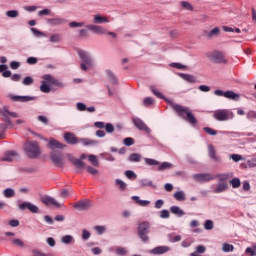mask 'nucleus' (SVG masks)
Returning a JSON list of instances; mask_svg holds the SVG:
<instances>
[{
	"label": "nucleus",
	"instance_id": "nucleus-40",
	"mask_svg": "<svg viewBox=\"0 0 256 256\" xmlns=\"http://www.w3.org/2000/svg\"><path fill=\"white\" fill-rule=\"evenodd\" d=\"M80 143H82V145H84V146H89V145H95V143H97V142L87 139V138H82V139H80Z\"/></svg>",
	"mask_w": 256,
	"mask_h": 256
},
{
	"label": "nucleus",
	"instance_id": "nucleus-4",
	"mask_svg": "<svg viewBox=\"0 0 256 256\" xmlns=\"http://www.w3.org/2000/svg\"><path fill=\"white\" fill-rule=\"evenodd\" d=\"M234 117L235 114L229 109H218L213 112V119H215V121H229Z\"/></svg>",
	"mask_w": 256,
	"mask_h": 256
},
{
	"label": "nucleus",
	"instance_id": "nucleus-59",
	"mask_svg": "<svg viewBox=\"0 0 256 256\" xmlns=\"http://www.w3.org/2000/svg\"><path fill=\"white\" fill-rule=\"evenodd\" d=\"M24 10L28 11V13H33L37 11V6H25Z\"/></svg>",
	"mask_w": 256,
	"mask_h": 256
},
{
	"label": "nucleus",
	"instance_id": "nucleus-10",
	"mask_svg": "<svg viewBox=\"0 0 256 256\" xmlns=\"http://www.w3.org/2000/svg\"><path fill=\"white\" fill-rule=\"evenodd\" d=\"M18 207L21 211H25V209H28V211H31V213H39V207L35 206V204H31L30 202H24Z\"/></svg>",
	"mask_w": 256,
	"mask_h": 256
},
{
	"label": "nucleus",
	"instance_id": "nucleus-39",
	"mask_svg": "<svg viewBox=\"0 0 256 256\" xmlns=\"http://www.w3.org/2000/svg\"><path fill=\"white\" fill-rule=\"evenodd\" d=\"M49 25H61L63 23V19L61 18H53L48 20Z\"/></svg>",
	"mask_w": 256,
	"mask_h": 256
},
{
	"label": "nucleus",
	"instance_id": "nucleus-11",
	"mask_svg": "<svg viewBox=\"0 0 256 256\" xmlns=\"http://www.w3.org/2000/svg\"><path fill=\"white\" fill-rule=\"evenodd\" d=\"M42 203H44V205H48V206L53 205L54 207H63V203L57 202V200H55V198H51L50 196L43 197Z\"/></svg>",
	"mask_w": 256,
	"mask_h": 256
},
{
	"label": "nucleus",
	"instance_id": "nucleus-12",
	"mask_svg": "<svg viewBox=\"0 0 256 256\" xmlns=\"http://www.w3.org/2000/svg\"><path fill=\"white\" fill-rule=\"evenodd\" d=\"M80 159L82 160L87 159L91 165H93L94 167H99V159L97 158V156L93 154H89V155L82 154L80 156Z\"/></svg>",
	"mask_w": 256,
	"mask_h": 256
},
{
	"label": "nucleus",
	"instance_id": "nucleus-1",
	"mask_svg": "<svg viewBox=\"0 0 256 256\" xmlns=\"http://www.w3.org/2000/svg\"><path fill=\"white\" fill-rule=\"evenodd\" d=\"M150 91L151 93H153V95H155V97H158V99H164L166 103H169L172 109H174V111H176V113H178L180 117H182L186 121H189L192 125H197V118H195V116L193 115V113H191V111H189V109L183 108L181 105L175 104L173 103V101L165 98V96H163V94H161V92H159V90H157L155 86H151Z\"/></svg>",
	"mask_w": 256,
	"mask_h": 256
},
{
	"label": "nucleus",
	"instance_id": "nucleus-55",
	"mask_svg": "<svg viewBox=\"0 0 256 256\" xmlns=\"http://www.w3.org/2000/svg\"><path fill=\"white\" fill-rule=\"evenodd\" d=\"M23 85H33V78H31V77H25L24 79H23Z\"/></svg>",
	"mask_w": 256,
	"mask_h": 256
},
{
	"label": "nucleus",
	"instance_id": "nucleus-27",
	"mask_svg": "<svg viewBox=\"0 0 256 256\" xmlns=\"http://www.w3.org/2000/svg\"><path fill=\"white\" fill-rule=\"evenodd\" d=\"M222 251L223 253H233L235 251V246L229 243H223L222 244Z\"/></svg>",
	"mask_w": 256,
	"mask_h": 256
},
{
	"label": "nucleus",
	"instance_id": "nucleus-14",
	"mask_svg": "<svg viewBox=\"0 0 256 256\" xmlns=\"http://www.w3.org/2000/svg\"><path fill=\"white\" fill-rule=\"evenodd\" d=\"M48 149H63L65 145L60 143L59 141L55 140L54 138H50L48 140Z\"/></svg>",
	"mask_w": 256,
	"mask_h": 256
},
{
	"label": "nucleus",
	"instance_id": "nucleus-42",
	"mask_svg": "<svg viewBox=\"0 0 256 256\" xmlns=\"http://www.w3.org/2000/svg\"><path fill=\"white\" fill-rule=\"evenodd\" d=\"M115 251H116V255H119V256H125V255H127V249H125V248L117 247V248L115 249Z\"/></svg>",
	"mask_w": 256,
	"mask_h": 256
},
{
	"label": "nucleus",
	"instance_id": "nucleus-7",
	"mask_svg": "<svg viewBox=\"0 0 256 256\" xmlns=\"http://www.w3.org/2000/svg\"><path fill=\"white\" fill-rule=\"evenodd\" d=\"M209 59L214 61V63H227V59L225 58V54L223 52L214 51L208 54Z\"/></svg>",
	"mask_w": 256,
	"mask_h": 256
},
{
	"label": "nucleus",
	"instance_id": "nucleus-49",
	"mask_svg": "<svg viewBox=\"0 0 256 256\" xmlns=\"http://www.w3.org/2000/svg\"><path fill=\"white\" fill-rule=\"evenodd\" d=\"M31 32H32L33 35H35L36 37H45V33L39 31L37 28H31Z\"/></svg>",
	"mask_w": 256,
	"mask_h": 256
},
{
	"label": "nucleus",
	"instance_id": "nucleus-18",
	"mask_svg": "<svg viewBox=\"0 0 256 256\" xmlns=\"http://www.w3.org/2000/svg\"><path fill=\"white\" fill-rule=\"evenodd\" d=\"M169 251V247L167 246H159L152 250H150V253L152 255H163V253H167Z\"/></svg>",
	"mask_w": 256,
	"mask_h": 256
},
{
	"label": "nucleus",
	"instance_id": "nucleus-30",
	"mask_svg": "<svg viewBox=\"0 0 256 256\" xmlns=\"http://www.w3.org/2000/svg\"><path fill=\"white\" fill-rule=\"evenodd\" d=\"M13 101H21V102H26V101H33V97L29 96H14L12 97Z\"/></svg>",
	"mask_w": 256,
	"mask_h": 256
},
{
	"label": "nucleus",
	"instance_id": "nucleus-36",
	"mask_svg": "<svg viewBox=\"0 0 256 256\" xmlns=\"http://www.w3.org/2000/svg\"><path fill=\"white\" fill-rule=\"evenodd\" d=\"M171 167H173V164L169 163V162H163L159 167H158V171H165V169H171Z\"/></svg>",
	"mask_w": 256,
	"mask_h": 256
},
{
	"label": "nucleus",
	"instance_id": "nucleus-15",
	"mask_svg": "<svg viewBox=\"0 0 256 256\" xmlns=\"http://www.w3.org/2000/svg\"><path fill=\"white\" fill-rule=\"evenodd\" d=\"M67 157L69 161H71V163L75 165V167H78V169H83V167H85V162L83 161V159L79 160L73 157L71 154H68Z\"/></svg>",
	"mask_w": 256,
	"mask_h": 256
},
{
	"label": "nucleus",
	"instance_id": "nucleus-62",
	"mask_svg": "<svg viewBox=\"0 0 256 256\" xmlns=\"http://www.w3.org/2000/svg\"><path fill=\"white\" fill-rule=\"evenodd\" d=\"M130 161H139L141 159V156L139 154H132L130 155Z\"/></svg>",
	"mask_w": 256,
	"mask_h": 256
},
{
	"label": "nucleus",
	"instance_id": "nucleus-25",
	"mask_svg": "<svg viewBox=\"0 0 256 256\" xmlns=\"http://www.w3.org/2000/svg\"><path fill=\"white\" fill-rule=\"evenodd\" d=\"M170 211L173 213V215H177V217H183V215H185V212L181 210L179 206H171Z\"/></svg>",
	"mask_w": 256,
	"mask_h": 256
},
{
	"label": "nucleus",
	"instance_id": "nucleus-43",
	"mask_svg": "<svg viewBox=\"0 0 256 256\" xmlns=\"http://www.w3.org/2000/svg\"><path fill=\"white\" fill-rule=\"evenodd\" d=\"M51 15V10L50 9H44V10H40L38 11V17H45V16H49Z\"/></svg>",
	"mask_w": 256,
	"mask_h": 256
},
{
	"label": "nucleus",
	"instance_id": "nucleus-5",
	"mask_svg": "<svg viewBox=\"0 0 256 256\" xmlns=\"http://www.w3.org/2000/svg\"><path fill=\"white\" fill-rule=\"evenodd\" d=\"M25 152L28 155V157L35 158L38 157V155L41 154V150L39 149V145L36 142H28L26 143Z\"/></svg>",
	"mask_w": 256,
	"mask_h": 256
},
{
	"label": "nucleus",
	"instance_id": "nucleus-60",
	"mask_svg": "<svg viewBox=\"0 0 256 256\" xmlns=\"http://www.w3.org/2000/svg\"><path fill=\"white\" fill-rule=\"evenodd\" d=\"M104 127L107 133H113V131H115V128L113 127L112 124H106Z\"/></svg>",
	"mask_w": 256,
	"mask_h": 256
},
{
	"label": "nucleus",
	"instance_id": "nucleus-23",
	"mask_svg": "<svg viewBox=\"0 0 256 256\" xmlns=\"http://www.w3.org/2000/svg\"><path fill=\"white\" fill-rule=\"evenodd\" d=\"M64 139H65L66 143H69L70 145H75L77 143V137H75L71 133H66L64 135Z\"/></svg>",
	"mask_w": 256,
	"mask_h": 256
},
{
	"label": "nucleus",
	"instance_id": "nucleus-29",
	"mask_svg": "<svg viewBox=\"0 0 256 256\" xmlns=\"http://www.w3.org/2000/svg\"><path fill=\"white\" fill-rule=\"evenodd\" d=\"M115 185H116V187H118V189H120V191H125V189H127V183H125L121 179H116Z\"/></svg>",
	"mask_w": 256,
	"mask_h": 256
},
{
	"label": "nucleus",
	"instance_id": "nucleus-48",
	"mask_svg": "<svg viewBox=\"0 0 256 256\" xmlns=\"http://www.w3.org/2000/svg\"><path fill=\"white\" fill-rule=\"evenodd\" d=\"M170 67H173L174 69H180V70L187 69V66L181 63H171Z\"/></svg>",
	"mask_w": 256,
	"mask_h": 256
},
{
	"label": "nucleus",
	"instance_id": "nucleus-52",
	"mask_svg": "<svg viewBox=\"0 0 256 256\" xmlns=\"http://www.w3.org/2000/svg\"><path fill=\"white\" fill-rule=\"evenodd\" d=\"M69 27H85V22H70Z\"/></svg>",
	"mask_w": 256,
	"mask_h": 256
},
{
	"label": "nucleus",
	"instance_id": "nucleus-37",
	"mask_svg": "<svg viewBox=\"0 0 256 256\" xmlns=\"http://www.w3.org/2000/svg\"><path fill=\"white\" fill-rule=\"evenodd\" d=\"M94 231L97 233V235H103V233L107 231V228L105 226H95Z\"/></svg>",
	"mask_w": 256,
	"mask_h": 256
},
{
	"label": "nucleus",
	"instance_id": "nucleus-64",
	"mask_svg": "<svg viewBox=\"0 0 256 256\" xmlns=\"http://www.w3.org/2000/svg\"><path fill=\"white\" fill-rule=\"evenodd\" d=\"M248 167H256V160H248L247 161Z\"/></svg>",
	"mask_w": 256,
	"mask_h": 256
},
{
	"label": "nucleus",
	"instance_id": "nucleus-61",
	"mask_svg": "<svg viewBox=\"0 0 256 256\" xmlns=\"http://www.w3.org/2000/svg\"><path fill=\"white\" fill-rule=\"evenodd\" d=\"M13 245H16V247H23L24 244H23V241H21V239H14L12 241Z\"/></svg>",
	"mask_w": 256,
	"mask_h": 256
},
{
	"label": "nucleus",
	"instance_id": "nucleus-38",
	"mask_svg": "<svg viewBox=\"0 0 256 256\" xmlns=\"http://www.w3.org/2000/svg\"><path fill=\"white\" fill-rule=\"evenodd\" d=\"M229 159H232V161H234V163H239V161H243V156H241L239 154H232L229 156Z\"/></svg>",
	"mask_w": 256,
	"mask_h": 256
},
{
	"label": "nucleus",
	"instance_id": "nucleus-50",
	"mask_svg": "<svg viewBox=\"0 0 256 256\" xmlns=\"http://www.w3.org/2000/svg\"><path fill=\"white\" fill-rule=\"evenodd\" d=\"M125 176L128 178V179H137V174H135V172L131 171V170H128L125 172Z\"/></svg>",
	"mask_w": 256,
	"mask_h": 256
},
{
	"label": "nucleus",
	"instance_id": "nucleus-22",
	"mask_svg": "<svg viewBox=\"0 0 256 256\" xmlns=\"http://www.w3.org/2000/svg\"><path fill=\"white\" fill-rule=\"evenodd\" d=\"M224 97L226 99H232V101H239V99H240L239 94H237V93H235L233 91H226L224 93Z\"/></svg>",
	"mask_w": 256,
	"mask_h": 256
},
{
	"label": "nucleus",
	"instance_id": "nucleus-13",
	"mask_svg": "<svg viewBox=\"0 0 256 256\" xmlns=\"http://www.w3.org/2000/svg\"><path fill=\"white\" fill-rule=\"evenodd\" d=\"M50 159L54 165H63V156L59 152H52Z\"/></svg>",
	"mask_w": 256,
	"mask_h": 256
},
{
	"label": "nucleus",
	"instance_id": "nucleus-58",
	"mask_svg": "<svg viewBox=\"0 0 256 256\" xmlns=\"http://www.w3.org/2000/svg\"><path fill=\"white\" fill-rule=\"evenodd\" d=\"M205 133H207L208 135H217V131H215L212 128L206 127L204 128Z\"/></svg>",
	"mask_w": 256,
	"mask_h": 256
},
{
	"label": "nucleus",
	"instance_id": "nucleus-28",
	"mask_svg": "<svg viewBox=\"0 0 256 256\" xmlns=\"http://www.w3.org/2000/svg\"><path fill=\"white\" fill-rule=\"evenodd\" d=\"M180 7H182V9H184L185 11H193L194 10L193 4H191V2H189V1H181Z\"/></svg>",
	"mask_w": 256,
	"mask_h": 256
},
{
	"label": "nucleus",
	"instance_id": "nucleus-2",
	"mask_svg": "<svg viewBox=\"0 0 256 256\" xmlns=\"http://www.w3.org/2000/svg\"><path fill=\"white\" fill-rule=\"evenodd\" d=\"M78 55L82 61L80 64L82 71H91L95 68V60L89 52L85 50H79Z\"/></svg>",
	"mask_w": 256,
	"mask_h": 256
},
{
	"label": "nucleus",
	"instance_id": "nucleus-35",
	"mask_svg": "<svg viewBox=\"0 0 256 256\" xmlns=\"http://www.w3.org/2000/svg\"><path fill=\"white\" fill-rule=\"evenodd\" d=\"M168 237L170 243H178V241H181V235L170 234Z\"/></svg>",
	"mask_w": 256,
	"mask_h": 256
},
{
	"label": "nucleus",
	"instance_id": "nucleus-3",
	"mask_svg": "<svg viewBox=\"0 0 256 256\" xmlns=\"http://www.w3.org/2000/svg\"><path fill=\"white\" fill-rule=\"evenodd\" d=\"M53 85H57L58 87H63V84H57V80H55L53 76L49 74H45L42 76L40 91H42V93H49L51 92V87H53Z\"/></svg>",
	"mask_w": 256,
	"mask_h": 256
},
{
	"label": "nucleus",
	"instance_id": "nucleus-21",
	"mask_svg": "<svg viewBox=\"0 0 256 256\" xmlns=\"http://www.w3.org/2000/svg\"><path fill=\"white\" fill-rule=\"evenodd\" d=\"M179 77L188 83H197V78H195L193 75L180 73Z\"/></svg>",
	"mask_w": 256,
	"mask_h": 256
},
{
	"label": "nucleus",
	"instance_id": "nucleus-53",
	"mask_svg": "<svg viewBox=\"0 0 256 256\" xmlns=\"http://www.w3.org/2000/svg\"><path fill=\"white\" fill-rule=\"evenodd\" d=\"M86 171H88L90 173V175H99V170H97L96 168H93L91 166H88L86 168Z\"/></svg>",
	"mask_w": 256,
	"mask_h": 256
},
{
	"label": "nucleus",
	"instance_id": "nucleus-8",
	"mask_svg": "<svg viewBox=\"0 0 256 256\" xmlns=\"http://www.w3.org/2000/svg\"><path fill=\"white\" fill-rule=\"evenodd\" d=\"M150 227L151 226L147 222H143L138 226V233H139L140 239H142V241H147V239H149L147 237V233H149Z\"/></svg>",
	"mask_w": 256,
	"mask_h": 256
},
{
	"label": "nucleus",
	"instance_id": "nucleus-24",
	"mask_svg": "<svg viewBox=\"0 0 256 256\" xmlns=\"http://www.w3.org/2000/svg\"><path fill=\"white\" fill-rule=\"evenodd\" d=\"M17 159V153L15 152H7L2 157V161H15Z\"/></svg>",
	"mask_w": 256,
	"mask_h": 256
},
{
	"label": "nucleus",
	"instance_id": "nucleus-41",
	"mask_svg": "<svg viewBox=\"0 0 256 256\" xmlns=\"http://www.w3.org/2000/svg\"><path fill=\"white\" fill-rule=\"evenodd\" d=\"M144 161H145L146 165H150V166L159 165V162L155 159L145 158Z\"/></svg>",
	"mask_w": 256,
	"mask_h": 256
},
{
	"label": "nucleus",
	"instance_id": "nucleus-44",
	"mask_svg": "<svg viewBox=\"0 0 256 256\" xmlns=\"http://www.w3.org/2000/svg\"><path fill=\"white\" fill-rule=\"evenodd\" d=\"M7 17L15 19V17H19V12L17 10H10L6 12Z\"/></svg>",
	"mask_w": 256,
	"mask_h": 256
},
{
	"label": "nucleus",
	"instance_id": "nucleus-6",
	"mask_svg": "<svg viewBox=\"0 0 256 256\" xmlns=\"http://www.w3.org/2000/svg\"><path fill=\"white\" fill-rule=\"evenodd\" d=\"M93 23L95 25H108V23H111V19L109 16L96 13L93 15Z\"/></svg>",
	"mask_w": 256,
	"mask_h": 256
},
{
	"label": "nucleus",
	"instance_id": "nucleus-9",
	"mask_svg": "<svg viewBox=\"0 0 256 256\" xmlns=\"http://www.w3.org/2000/svg\"><path fill=\"white\" fill-rule=\"evenodd\" d=\"M86 29L91 31L94 35H105V33H107V30L101 25L89 24L86 26Z\"/></svg>",
	"mask_w": 256,
	"mask_h": 256
},
{
	"label": "nucleus",
	"instance_id": "nucleus-32",
	"mask_svg": "<svg viewBox=\"0 0 256 256\" xmlns=\"http://www.w3.org/2000/svg\"><path fill=\"white\" fill-rule=\"evenodd\" d=\"M230 185H232L233 189H239L241 187V180L239 178H233L230 180Z\"/></svg>",
	"mask_w": 256,
	"mask_h": 256
},
{
	"label": "nucleus",
	"instance_id": "nucleus-46",
	"mask_svg": "<svg viewBox=\"0 0 256 256\" xmlns=\"http://www.w3.org/2000/svg\"><path fill=\"white\" fill-rule=\"evenodd\" d=\"M208 151L211 159L217 160V155H215V148L212 145L208 146Z\"/></svg>",
	"mask_w": 256,
	"mask_h": 256
},
{
	"label": "nucleus",
	"instance_id": "nucleus-20",
	"mask_svg": "<svg viewBox=\"0 0 256 256\" xmlns=\"http://www.w3.org/2000/svg\"><path fill=\"white\" fill-rule=\"evenodd\" d=\"M61 243H63V245H73V243H75V238L71 235L62 236Z\"/></svg>",
	"mask_w": 256,
	"mask_h": 256
},
{
	"label": "nucleus",
	"instance_id": "nucleus-56",
	"mask_svg": "<svg viewBox=\"0 0 256 256\" xmlns=\"http://www.w3.org/2000/svg\"><path fill=\"white\" fill-rule=\"evenodd\" d=\"M160 218L161 219H169V212H168V210L160 211Z\"/></svg>",
	"mask_w": 256,
	"mask_h": 256
},
{
	"label": "nucleus",
	"instance_id": "nucleus-19",
	"mask_svg": "<svg viewBox=\"0 0 256 256\" xmlns=\"http://www.w3.org/2000/svg\"><path fill=\"white\" fill-rule=\"evenodd\" d=\"M194 179L203 183L205 181H211V179H213V176H211L210 174H196L194 175Z\"/></svg>",
	"mask_w": 256,
	"mask_h": 256
},
{
	"label": "nucleus",
	"instance_id": "nucleus-33",
	"mask_svg": "<svg viewBox=\"0 0 256 256\" xmlns=\"http://www.w3.org/2000/svg\"><path fill=\"white\" fill-rule=\"evenodd\" d=\"M3 195L7 199H9L11 197H14L15 196V190H13L11 188H7V189L4 190Z\"/></svg>",
	"mask_w": 256,
	"mask_h": 256
},
{
	"label": "nucleus",
	"instance_id": "nucleus-45",
	"mask_svg": "<svg viewBox=\"0 0 256 256\" xmlns=\"http://www.w3.org/2000/svg\"><path fill=\"white\" fill-rule=\"evenodd\" d=\"M245 253H248L251 256H255L256 255V245L252 246V247H248L245 250Z\"/></svg>",
	"mask_w": 256,
	"mask_h": 256
},
{
	"label": "nucleus",
	"instance_id": "nucleus-17",
	"mask_svg": "<svg viewBox=\"0 0 256 256\" xmlns=\"http://www.w3.org/2000/svg\"><path fill=\"white\" fill-rule=\"evenodd\" d=\"M74 207L76 209H79V211H83V210L89 209V207H91V202L88 200L80 201V202H77L76 204H74Z\"/></svg>",
	"mask_w": 256,
	"mask_h": 256
},
{
	"label": "nucleus",
	"instance_id": "nucleus-54",
	"mask_svg": "<svg viewBox=\"0 0 256 256\" xmlns=\"http://www.w3.org/2000/svg\"><path fill=\"white\" fill-rule=\"evenodd\" d=\"M91 237V233L87 230H82V239H84V241H87V239H89Z\"/></svg>",
	"mask_w": 256,
	"mask_h": 256
},
{
	"label": "nucleus",
	"instance_id": "nucleus-51",
	"mask_svg": "<svg viewBox=\"0 0 256 256\" xmlns=\"http://www.w3.org/2000/svg\"><path fill=\"white\" fill-rule=\"evenodd\" d=\"M59 41H61V36H59V34H54L50 37L51 43H59Z\"/></svg>",
	"mask_w": 256,
	"mask_h": 256
},
{
	"label": "nucleus",
	"instance_id": "nucleus-31",
	"mask_svg": "<svg viewBox=\"0 0 256 256\" xmlns=\"http://www.w3.org/2000/svg\"><path fill=\"white\" fill-rule=\"evenodd\" d=\"M174 199H176V201H185V192L183 191L175 192Z\"/></svg>",
	"mask_w": 256,
	"mask_h": 256
},
{
	"label": "nucleus",
	"instance_id": "nucleus-63",
	"mask_svg": "<svg viewBox=\"0 0 256 256\" xmlns=\"http://www.w3.org/2000/svg\"><path fill=\"white\" fill-rule=\"evenodd\" d=\"M124 145H126L127 147H131V145H133V138H125Z\"/></svg>",
	"mask_w": 256,
	"mask_h": 256
},
{
	"label": "nucleus",
	"instance_id": "nucleus-16",
	"mask_svg": "<svg viewBox=\"0 0 256 256\" xmlns=\"http://www.w3.org/2000/svg\"><path fill=\"white\" fill-rule=\"evenodd\" d=\"M133 122H134L135 127H137V129H139L140 131H145L146 133H149V132H150V130H149V128L147 127V125H145V123L142 122L141 119L135 118V119L133 120Z\"/></svg>",
	"mask_w": 256,
	"mask_h": 256
},
{
	"label": "nucleus",
	"instance_id": "nucleus-57",
	"mask_svg": "<svg viewBox=\"0 0 256 256\" xmlns=\"http://www.w3.org/2000/svg\"><path fill=\"white\" fill-rule=\"evenodd\" d=\"M153 103H155V101L151 97H147L143 100L144 105H153Z\"/></svg>",
	"mask_w": 256,
	"mask_h": 256
},
{
	"label": "nucleus",
	"instance_id": "nucleus-34",
	"mask_svg": "<svg viewBox=\"0 0 256 256\" xmlns=\"http://www.w3.org/2000/svg\"><path fill=\"white\" fill-rule=\"evenodd\" d=\"M221 33V29L219 27H215L208 33V37H217Z\"/></svg>",
	"mask_w": 256,
	"mask_h": 256
},
{
	"label": "nucleus",
	"instance_id": "nucleus-47",
	"mask_svg": "<svg viewBox=\"0 0 256 256\" xmlns=\"http://www.w3.org/2000/svg\"><path fill=\"white\" fill-rule=\"evenodd\" d=\"M204 229H206V231H211V229H213V221L206 220L204 223Z\"/></svg>",
	"mask_w": 256,
	"mask_h": 256
},
{
	"label": "nucleus",
	"instance_id": "nucleus-26",
	"mask_svg": "<svg viewBox=\"0 0 256 256\" xmlns=\"http://www.w3.org/2000/svg\"><path fill=\"white\" fill-rule=\"evenodd\" d=\"M224 191H227V183L225 182H220L214 188V193H223Z\"/></svg>",
	"mask_w": 256,
	"mask_h": 256
}]
</instances>
